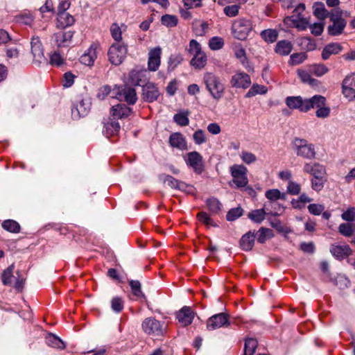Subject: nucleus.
I'll return each mask as SVG.
<instances>
[{"mask_svg": "<svg viewBox=\"0 0 355 355\" xmlns=\"http://www.w3.org/2000/svg\"><path fill=\"white\" fill-rule=\"evenodd\" d=\"M162 49L157 46L148 53V69L150 71H156L161 63Z\"/></svg>", "mask_w": 355, "mask_h": 355, "instance_id": "obj_13", "label": "nucleus"}, {"mask_svg": "<svg viewBox=\"0 0 355 355\" xmlns=\"http://www.w3.org/2000/svg\"><path fill=\"white\" fill-rule=\"evenodd\" d=\"M4 230L12 233H17L20 230V225L14 220H6L2 223Z\"/></svg>", "mask_w": 355, "mask_h": 355, "instance_id": "obj_41", "label": "nucleus"}, {"mask_svg": "<svg viewBox=\"0 0 355 355\" xmlns=\"http://www.w3.org/2000/svg\"><path fill=\"white\" fill-rule=\"evenodd\" d=\"M252 29V25L249 19H239L235 21L232 27L233 36L239 40H245Z\"/></svg>", "mask_w": 355, "mask_h": 355, "instance_id": "obj_4", "label": "nucleus"}, {"mask_svg": "<svg viewBox=\"0 0 355 355\" xmlns=\"http://www.w3.org/2000/svg\"><path fill=\"white\" fill-rule=\"evenodd\" d=\"M297 74L303 83L314 85L317 81L315 79L312 78L310 73L306 71L298 70Z\"/></svg>", "mask_w": 355, "mask_h": 355, "instance_id": "obj_51", "label": "nucleus"}, {"mask_svg": "<svg viewBox=\"0 0 355 355\" xmlns=\"http://www.w3.org/2000/svg\"><path fill=\"white\" fill-rule=\"evenodd\" d=\"M260 35L265 42L268 43H272L277 40L278 37V32L275 29L269 28L262 31Z\"/></svg>", "mask_w": 355, "mask_h": 355, "instance_id": "obj_34", "label": "nucleus"}, {"mask_svg": "<svg viewBox=\"0 0 355 355\" xmlns=\"http://www.w3.org/2000/svg\"><path fill=\"white\" fill-rule=\"evenodd\" d=\"M203 82L214 99L218 101L223 96L225 87L220 77L213 73L207 72L203 76Z\"/></svg>", "mask_w": 355, "mask_h": 355, "instance_id": "obj_1", "label": "nucleus"}, {"mask_svg": "<svg viewBox=\"0 0 355 355\" xmlns=\"http://www.w3.org/2000/svg\"><path fill=\"white\" fill-rule=\"evenodd\" d=\"M286 104L291 109H297L304 112L305 98L301 96H288L286 98Z\"/></svg>", "mask_w": 355, "mask_h": 355, "instance_id": "obj_28", "label": "nucleus"}, {"mask_svg": "<svg viewBox=\"0 0 355 355\" xmlns=\"http://www.w3.org/2000/svg\"><path fill=\"white\" fill-rule=\"evenodd\" d=\"M162 24L168 27H174L178 24V18L175 15H165L162 17Z\"/></svg>", "mask_w": 355, "mask_h": 355, "instance_id": "obj_49", "label": "nucleus"}, {"mask_svg": "<svg viewBox=\"0 0 355 355\" xmlns=\"http://www.w3.org/2000/svg\"><path fill=\"white\" fill-rule=\"evenodd\" d=\"M243 210L241 207L239 206L229 210L226 215V219L228 221H234L243 215Z\"/></svg>", "mask_w": 355, "mask_h": 355, "instance_id": "obj_45", "label": "nucleus"}, {"mask_svg": "<svg viewBox=\"0 0 355 355\" xmlns=\"http://www.w3.org/2000/svg\"><path fill=\"white\" fill-rule=\"evenodd\" d=\"M293 146L297 156L309 160L315 158V146L309 143L306 139L295 138L293 141Z\"/></svg>", "mask_w": 355, "mask_h": 355, "instance_id": "obj_3", "label": "nucleus"}, {"mask_svg": "<svg viewBox=\"0 0 355 355\" xmlns=\"http://www.w3.org/2000/svg\"><path fill=\"white\" fill-rule=\"evenodd\" d=\"M343 50V46L337 42H331L327 44L322 49L321 57L322 60H327L331 55L340 53Z\"/></svg>", "mask_w": 355, "mask_h": 355, "instance_id": "obj_20", "label": "nucleus"}, {"mask_svg": "<svg viewBox=\"0 0 355 355\" xmlns=\"http://www.w3.org/2000/svg\"><path fill=\"white\" fill-rule=\"evenodd\" d=\"M120 128L121 127L118 121L110 119L104 123L103 132L107 137H109L116 135L119 132Z\"/></svg>", "mask_w": 355, "mask_h": 355, "instance_id": "obj_27", "label": "nucleus"}, {"mask_svg": "<svg viewBox=\"0 0 355 355\" xmlns=\"http://www.w3.org/2000/svg\"><path fill=\"white\" fill-rule=\"evenodd\" d=\"M189 112H180L173 116L174 121L180 126H186L189 123Z\"/></svg>", "mask_w": 355, "mask_h": 355, "instance_id": "obj_37", "label": "nucleus"}, {"mask_svg": "<svg viewBox=\"0 0 355 355\" xmlns=\"http://www.w3.org/2000/svg\"><path fill=\"white\" fill-rule=\"evenodd\" d=\"M100 49V44L98 43H92L87 50L81 55L80 58V62L86 66H92L97 58Z\"/></svg>", "mask_w": 355, "mask_h": 355, "instance_id": "obj_9", "label": "nucleus"}, {"mask_svg": "<svg viewBox=\"0 0 355 355\" xmlns=\"http://www.w3.org/2000/svg\"><path fill=\"white\" fill-rule=\"evenodd\" d=\"M128 53L126 45L116 42L112 44L108 51V58L110 62L114 65H119L124 60Z\"/></svg>", "mask_w": 355, "mask_h": 355, "instance_id": "obj_6", "label": "nucleus"}, {"mask_svg": "<svg viewBox=\"0 0 355 355\" xmlns=\"http://www.w3.org/2000/svg\"><path fill=\"white\" fill-rule=\"evenodd\" d=\"M207 206L213 214H218L221 211L222 204L216 198H211L206 201Z\"/></svg>", "mask_w": 355, "mask_h": 355, "instance_id": "obj_36", "label": "nucleus"}, {"mask_svg": "<svg viewBox=\"0 0 355 355\" xmlns=\"http://www.w3.org/2000/svg\"><path fill=\"white\" fill-rule=\"evenodd\" d=\"M73 32L71 31H60L52 36L55 45L58 47L67 46L71 42Z\"/></svg>", "mask_w": 355, "mask_h": 355, "instance_id": "obj_17", "label": "nucleus"}, {"mask_svg": "<svg viewBox=\"0 0 355 355\" xmlns=\"http://www.w3.org/2000/svg\"><path fill=\"white\" fill-rule=\"evenodd\" d=\"M300 185L295 182L290 180L287 187V191L291 195H297L300 192Z\"/></svg>", "mask_w": 355, "mask_h": 355, "instance_id": "obj_63", "label": "nucleus"}, {"mask_svg": "<svg viewBox=\"0 0 355 355\" xmlns=\"http://www.w3.org/2000/svg\"><path fill=\"white\" fill-rule=\"evenodd\" d=\"M224 46V40L220 37H213L209 40V46L211 50L217 51L221 49Z\"/></svg>", "mask_w": 355, "mask_h": 355, "instance_id": "obj_47", "label": "nucleus"}, {"mask_svg": "<svg viewBox=\"0 0 355 355\" xmlns=\"http://www.w3.org/2000/svg\"><path fill=\"white\" fill-rule=\"evenodd\" d=\"M309 71L316 76L320 77L326 74L329 69L324 64H314L310 66Z\"/></svg>", "mask_w": 355, "mask_h": 355, "instance_id": "obj_39", "label": "nucleus"}, {"mask_svg": "<svg viewBox=\"0 0 355 355\" xmlns=\"http://www.w3.org/2000/svg\"><path fill=\"white\" fill-rule=\"evenodd\" d=\"M266 197L271 200L275 201L280 198H284V194H282L278 189H270L268 190L265 193Z\"/></svg>", "mask_w": 355, "mask_h": 355, "instance_id": "obj_53", "label": "nucleus"}, {"mask_svg": "<svg viewBox=\"0 0 355 355\" xmlns=\"http://www.w3.org/2000/svg\"><path fill=\"white\" fill-rule=\"evenodd\" d=\"M75 22L74 17L67 12H60L57 17V27L64 29L73 25Z\"/></svg>", "mask_w": 355, "mask_h": 355, "instance_id": "obj_24", "label": "nucleus"}, {"mask_svg": "<svg viewBox=\"0 0 355 355\" xmlns=\"http://www.w3.org/2000/svg\"><path fill=\"white\" fill-rule=\"evenodd\" d=\"M159 178L163 183L166 184L171 189L182 190L186 187L184 182L176 180L169 175L161 174Z\"/></svg>", "mask_w": 355, "mask_h": 355, "instance_id": "obj_26", "label": "nucleus"}, {"mask_svg": "<svg viewBox=\"0 0 355 355\" xmlns=\"http://www.w3.org/2000/svg\"><path fill=\"white\" fill-rule=\"evenodd\" d=\"M116 97L120 101H124L129 105H134L137 101L136 91L130 87H125L119 90Z\"/></svg>", "mask_w": 355, "mask_h": 355, "instance_id": "obj_16", "label": "nucleus"}, {"mask_svg": "<svg viewBox=\"0 0 355 355\" xmlns=\"http://www.w3.org/2000/svg\"><path fill=\"white\" fill-rule=\"evenodd\" d=\"M232 87L247 89L251 84L250 77L244 72H236L230 80Z\"/></svg>", "mask_w": 355, "mask_h": 355, "instance_id": "obj_12", "label": "nucleus"}, {"mask_svg": "<svg viewBox=\"0 0 355 355\" xmlns=\"http://www.w3.org/2000/svg\"><path fill=\"white\" fill-rule=\"evenodd\" d=\"M324 23L318 22L310 24L309 28L313 35L315 36L320 35L324 31Z\"/></svg>", "mask_w": 355, "mask_h": 355, "instance_id": "obj_61", "label": "nucleus"}, {"mask_svg": "<svg viewBox=\"0 0 355 355\" xmlns=\"http://www.w3.org/2000/svg\"><path fill=\"white\" fill-rule=\"evenodd\" d=\"M239 9L240 6L238 4H234L225 6L223 9V12L227 16L233 17L239 14Z\"/></svg>", "mask_w": 355, "mask_h": 355, "instance_id": "obj_56", "label": "nucleus"}, {"mask_svg": "<svg viewBox=\"0 0 355 355\" xmlns=\"http://www.w3.org/2000/svg\"><path fill=\"white\" fill-rule=\"evenodd\" d=\"M186 164L191 168L196 174H201L205 170L203 157L200 153L192 151L184 156Z\"/></svg>", "mask_w": 355, "mask_h": 355, "instance_id": "obj_7", "label": "nucleus"}, {"mask_svg": "<svg viewBox=\"0 0 355 355\" xmlns=\"http://www.w3.org/2000/svg\"><path fill=\"white\" fill-rule=\"evenodd\" d=\"M89 110V107L87 105L85 106V103L84 101H80L76 105L75 108L72 109V114L75 115V112H77V114L79 116H85Z\"/></svg>", "mask_w": 355, "mask_h": 355, "instance_id": "obj_46", "label": "nucleus"}, {"mask_svg": "<svg viewBox=\"0 0 355 355\" xmlns=\"http://www.w3.org/2000/svg\"><path fill=\"white\" fill-rule=\"evenodd\" d=\"M169 144L180 150H185L187 148V141L183 135L180 132H175L169 137Z\"/></svg>", "mask_w": 355, "mask_h": 355, "instance_id": "obj_25", "label": "nucleus"}, {"mask_svg": "<svg viewBox=\"0 0 355 355\" xmlns=\"http://www.w3.org/2000/svg\"><path fill=\"white\" fill-rule=\"evenodd\" d=\"M257 341L254 338H248L245 341L243 355H253L257 347Z\"/></svg>", "mask_w": 355, "mask_h": 355, "instance_id": "obj_38", "label": "nucleus"}, {"mask_svg": "<svg viewBox=\"0 0 355 355\" xmlns=\"http://www.w3.org/2000/svg\"><path fill=\"white\" fill-rule=\"evenodd\" d=\"M110 33L112 38L119 42L122 40V32L117 24H113L110 27Z\"/></svg>", "mask_w": 355, "mask_h": 355, "instance_id": "obj_54", "label": "nucleus"}, {"mask_svg": "<svg viewBox=\"0 0 355 355\" xmlns=\"http://www.w3.org/2000/svg\"><path fill=\"white\" fill-rule=\"evenodd\" d=\"M111 114L116 119H123L130 116L132 109L125 104H117L112 107Z\"/></svg>", "mask_w": 355, "mask_h": 355, "instance_id": "obj_22", "label": "nucleus"}, {"mask_svg": "<svg viewBox=\"0 0 355 355\" xmlns=\"http://www.w3.org/2000/svg\"><path fill=\"white\" fill-rule=\"evenodd\" d=\"M234 54L237 59L240 60L243 66H246L248 64V59L246 57L245 50L243 48L241 44H238L234 48Z\"/></svg>", "mask_w": 355, "mask_h": 355, "instance_id": "obj_44", "label": "nucleus"}, {"mask_svg": "<svg viewBox=\"0 0 355 355\" xmlns=\"http://www.w3.org/2000/svg\"><path fill=\"white\" fill-rule=\"evenodd\" d=\"M193 139L196 144L200 145L206 141L205 132L202 130H196L193 135Z\"/></svg>", "mask_w": 355, "mask_h": 355, "instance_id": "obj_59", "label": "nucleus"}, {"mask_svg": "<svg viewBox=\"0 0 355 355\" xmlns=\"http://www.w3.org/2000/svg\"><path fill=\"white\" fill-rule=\"evenodd\" d=\"M313 15L320 20H324L327 17H329L330 12H329L322 2H315L313 6Z\"/></svg>", "mask_w": 355, "mask_h": 355, "instance_id": "obj_29", "label": "nucleus"}, {"mask_svg": "<svg viewBox=\"0 0 355 355\" xmlns=\"http://www.w3.org/2000/svg\"><path fill=\"white\" fill-rule=\"evenodd\" d=\"M230 325L228 315L223 313L211 316L207 321V329L209 331L215 330Z\"/></svg>", "mask_w": 355, "mask_h": 355, "instance_id": "obj_10", "label": "nucleus"}, {"mask_svg": "<svg viewBox=\"0 0 355 355\" xmlns=\"http://www.w3.org/2000/svg\"><path fill=\"white\" fill-rule=\"evenodd\" d=\"M31 53L33 58L36 62L40 63L45 61L46 59L44 55V49L42 44L37 36H33L31 41Z\"/></svg>", "mask_w": 355, "mask_h": 355, "instance_id": "obj_15", "label": "nucleus"}, {"mask_svg": "<svg viewBox=\"0 0 355 355\" xmlns=\"http://www.w3.org/2000/svg\"><path fill=\"white\" fill-rule=\"evenodd\" d=\"M293 49V46L291 42L288 40L279 41L275 49V51L280 55H288Z\"/></svg>", "mask_w": 355, "mask_h": 355, "instance_id": "obj_30", "label": "nucleus"}, {"mask_svg": "<svg viewBox=\"0 0 355 355\" xmlns=\"http://www.w3.org/2000/svg\"><path fill=\"white\" fill-rule=\"evenodd\" d=\"M14 268V264H11L8 268L3 271L1 275V280L4 285H10L12 284Z\"/></svg>", "mask_w": 355, "mask_h": 355, "instance_id": "obj_43", "label": "nucleus"}, {"mask_svg": "<svg viewBox=\"0 0 355 355\" xmlns=\"http://www.w3.org/2000/svg\"><path fill=\"white\" fill-rule=\"evenodd\" d=\"M159 95L158 88L152 83H148L142 87V98L146 102L152 103L157 100Z\"/></svg>", "mask_w": 355, "mask_h": 355, "instance_id": "obj_14", "label": "nucleus"}, {"mask_svg": "<svg viewBox=\"0 0 355 355\" xmlns=\"http://www.w3.org/2000/svg\"><path fill=\"white\" fill-rule=\"evenodd\" d=\"M255 235L257 241L260 243H263L267 239L273 236V232L270 229L261 227L258 232H255Z\"/></svg>", "mask_w": 355, "mask_h": 355, "instance_id": "obj_32", "label": "nucleus"}, {"mask_svg": "<svg viewBox=\"0 0 355 355\" xmlns=\"http://www.w3.org/2000/svg\"><path fill=\"white\" fill-rule=\"evenodd\" d=\"M327 182L326 175L315 176L311 179V188L315 191H320Z\"/></svg>", "mask_w": 355, "mask_h": 355, "instance_id": "obj_35", "label": "nucleus"}, {"mask_svg": "<svg viewBox=\"0 0 355 355\" xmlns=\"http://www.w3.org/2000/svg\"><path fill=\"white\" fill-rule=\"evenodd\" d=\"M304 173L312 175V178L326 175L325 167L318 162H306L303 166Z\"/></svg>", "mask_w": 355, "mask_h": 355, "instance_id": "obj_19", "label": "nucleus"}, {"mask_svg": "<svg viewBox=\"0 0 355 355\" xmlns=\"http://www.w3.org/2000/svg\"><path fill=\"white\" fill-rule=\"evenodd\" d=\"M191 64L197 69H201L207 64V56L204 52L194 55L190 62Z\"/></svg>", "mask_w": 355, "mask_h": 355, "instance_id": "obj_33", "label": "nucleus"}, {"mask_svg": "<svg viewBox=\"0 0 355 355\" xmlns=\"http://www.w3.org/2000/svg\"><path fill=\"white\" fill-rule=\"evenodd\" d=\"M341 218L347 222L355 221V207H349L341 214Z\"/></svg>", "mask_w": 355, "mask_h": 355, "instance_id": "obj_50", "label": "nucleus"}, {"mask_svg": "<svg viewBox=\"0 0 355 355\" xmlns=\"http://www.w3.org/2000/svg\"><path fill=\"white\" fill-rule=\"evenodd\" d=\"M230 173L233 178L232 182L237 188H242L248 184V169L245 166L234 164L230 167Z\"/></svg>", "mask_w": 355, "mask_h": 355, "instance_id": "obj_8", "label": "nucleus"}, {"mask_svg": "<svg viewBox=\"0 0 355 355\" xmlns=\"http://www.w3.org/2000/svg\"><path fill=\"white\" fill-rule=\"evenodd\" d=\"M338 232L343 236L349 237L353 234V227L350 223H341L338 227Z\"/></svg>", "mask_w": 355, "mask_h": 355, "instance_id": "obj_52", "label": "nucleus"}, {"mask_svg": "<svg viewBox=\"0 0 355 355\" xmlns=\"http://www.w3.org/2000/svg\"><path fill=\"white\" fill-rule=\"evenodd\" d=\"M130 286L132 294L137 298H145V295L141 291V283L137 280H130Z\"/></svg>", "mask_w": 355, "mask_h": 355, "instance_id": "obj_40", "label": "nucleus"}, {"mask_svg": "<svg viewBox=\"0 0 355 355\" xmlns=\"http://www.w3.org/2000/svg\"><path fill=\"white\" fill-rule=\"evenodd\" d=\"M329 19L332 24L327 28L329 35L332 36L341 35L347 25V21L343 18V11L340 8L331 10Z\"/></svg>", "mask_w": 355, "mask_h": 355, "instance_id": "obj_2", "label": "nucleus"}, {"mask_svg": "<svg viewBox=\"0 0 355 355\" xmlns=\"http://www.w3.org/2000/svg\"><path fill=\"white\" fill-rule=\"evenodd\" d=\"M326 98L321 95H315L310 98H305L304 112H308L311 108L318 109L320 107L325 105Z\"/></svg>", "mask_w": 355, "mask_h": 355, "instance_id": "obj_21", "label": "nucleus"}, {"mask_svg": "<svg viewBox=\"0 0 355 355\" xmlns=\"http://www.w3.org/2000/svg\"><path fill=\"white\" fill-rule=\"evenodd\" d=\"M343 94L345 98L349 101L355 99V89L354 87H347L342 85Z\"/></svg>", "mask_w": 355, "mask_h": 355, "instance_id": "obj_64", "label": "nucleus"}, {"mask_svg": "<svg viewBox=\"0 0 355 355\" xmlns=\"http://www.w3.org/2000/svg\"><path fill=\"white\" fill-rule=\"evenodd\" d=\"M189 52L194 55L203 52L201 49L200 44L195 40H191L189 42Z\"/></svg>", "mask_w": 355, "mask_h": 355, "instance_id": "obj_60", "label": "nucleus"}, {"mask_svg": "<svg viewBox=\"0 0 355 355\" xmlns=\"http://www.w3.org/2000/svg\"><path fill=\"white\" fill-rule=\"evenodd\" d=\"M307 56L305 53H293L291 55L289 64L291 65H297L302 63Z\"/></svg>", "mask_w": 355, "mask_h": 355, "instance_id": "obj_48", "label": "nucleus"}, {"mask_svg": "<svg viewBox=\"0 0 355 355\" xmlns=\"http://www.w3.org/2000/svg\"><path fill=\"white\" fill-rule=\"evenodd\" d=\"M141 328L146 334L155 336H163L165 331L164 323L153 317L146 318L142 322Z\"/></svg>", "mask_w": 355, "mask_h": 355, "instance_id": "obj_5", "label": "nucleus"}, {"mask_svg": "<svg viewBox=\"0 0 355 355\" xmlns=\"http://www.w3.org/2000/svg\"><path fill=\"white\" fill-rule=\"evenodd\" d=\"M256 239L254 232L249 231L242 236L240 240V244H252L254 243Z\"/></svg>", "mask_w": 355, "mask_h": 355, "instance_id": "obj_57", "label": "nucleus"}, {"mask_svg": "<svg viewBox=\"0 0 355 355\" xmlns=\"http://www.w3.org/2000/svg\"><path fill=\"white\" fill-rule=\"evenodd\" d=\"M241 159L247 164H250L257 161V157L248 151H243L241 154Z\"/></svg>", "mask_w": 355, "mask_h": 355, "instance_id": "obj_58", "label": "nucleus"}, {"mask_svg": "<svg viewBox=\"0 0 355 355\" xmlns=\"http://www.w3.org/2000/svg\"><path fill=\"white\" fill-rule=\"evenodd\" d=\"M330 252L338 260L343 259L352 254L349 245H331Z\"/></svg>", "mask_w": 355, "mask_h": 355, "instance_id": "obj_23", "label": "nucleus"}, {"mask_svg": "<svg viewBox=\"0 0 355 355\" xmlns=\"http://www.w3.org/2000/svg\"><path fill=\"white\" fill-rule=\"evenodd\" d=\"M308 210L311 214L319 216L324 210V206L320 204H310Z\"/></svg>", "mask_w": 355, "mask_h": 355, "instance_id": "obj_62", "label": "nucleus"}, {"mask_svg": "<svg viewBox=\"0 0 355 355\" xmlns=\"http://www.w3.org/2000/svg\"><path fill=\"white\" fill-rule=\"evenodd\" d=\"M46 344L52 347L62 349L65 347L64 342L54 334H49L46 338Z\"/></svg>", "mask_w": 355, "mask_h": 355, "instance_id": "obj_31", "label": "nucleus"}, {"mask_svg": "<svg viewBox=\"0 0 355 355\" xmlns=\"http://www.w3.org/2000/svg\"><path fill=\"white\" fill-rule=\"evenodd\" d=\"M267 92V89L263 85L258 84L253 85L245 94L246 98L254 96L257 94H264Z\"/></svg>", "mask_w": 355, "mask_h": 355, "instance_id": "obj_42", "label": "nucleus"}, {"mask_svg": "<svg viewBox=\"0 0 355 355\" xmlns=\"http://www.w3.org/2000/svg\"><path fill=\"white\" fill-rule=\"evenodd\" d=\"M196 315V313L193 310L187 306H183L179 310L176 314V318L182 327H187L190 325Z\"/></svg>", "mask_w": 355, "mask_h": 355, "instance_id": "obj_11", "label": "nucleus"}, {"mask_svg": "<svg viewBox=\"0 0 355 355\" xmlns=\"http://www.w3.org/2000/svg\"><path fill=\"white\" fill-rule=\"evenodd\" d=\"M111 308L116 313L121 312L123 309V302L119 297H114L111 301Z\"/></svg>", "mask_w": 355, "mask_h": 355, "instance_id": "obj_55", "label": "nucleus"}, {"mask_svg": "<svg viewBox=\"0 0 355 355\" xmlns=\"http://www.w3.org/2000/svg\"><path fill=\"white\" fill-rule=\"evenodd\" d=\"M268 205L265 204L262 209H254L248 214V217L254 223H261L264 219L266 214L276 216L277 212L269 211Z\"/></svg>", "mask_w": 355, "mask_h": 355, "instance_id": "obj_18", "label": "nucleus"}]
</instances>
